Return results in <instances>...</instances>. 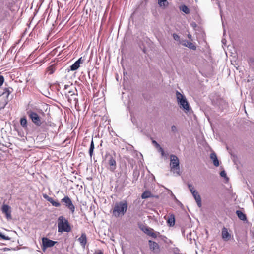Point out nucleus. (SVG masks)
I'll use <instances>...</instances> for the list:
<instances>
[{"label":"nucleus","mask_w":254,"mask_h":254,"mask_svg":"<svg viewBox=\"0 0 254 254\" xmlns=\"http://www.w3.org/2000/svg\"><path fill=\"white\" fill-rule=\"evenodd\" d=\"M42 249L45 251L47 248L52 247L57 243V241H54L50 240L48 238L43 237L42 239Z\"/></svg>","instance_id":"1a4fd4ad"},{"label":"nucleus","mask_w":254,"mask_h":254,"mask_svg":"<svg viewBox=\"0 0 254 254\" xmlns=\"http://www.w3.org/2000/svg\"><path fill=\"white\" fill-rule=\"evenodd\" d=\"M180 254L178 253V254Z\"/></svg>","instance_id":"a18cd8bd"},{"label":"nucleus","mask_w":254,"mask_h":254,"mask_svg":"<svg viewBox=\"0 0 254 254\" xmlns=\"http://www.w3.org/2000/svg\"><path fill=\"white\" fill-rule=\"evenodd\" d=\"M94 149V144L93 140H92L91 144H90V148H89V155H90L91 158H92V157L93 155Z\"/></svg>","instance_id":"a878e982"},{"label":"nucleus","mask_w":254,"mask_h":254,"mask_svg":"<svg viewBox=\"0 0 254 254\" xmlns=\"http://www.w3.org/2000/svg\"><path fill=\"white\" fill-rule=\"evenodd\" d=\"M188 38H189V39H190V40H192V36H191V34H189L188 35Z\"/></svg>","instance_id":"79ce46f5"},{"label":"nucleus","mask_w":254,"mask_h":254,"mask_svg":"<svg viewBox=\"0 0 254 254\" xmlns=\"http://www.w3.org/2000/svg\"><path fill=\"white\" fill-rule=\"evenodd\" d=\"M143 231L146 234L150 236L151 232L153 231V229L149 227H146L145 229L143 230Z\"/></svg>","instance_id":"c756f323"},{"label":"nucleus","mask_w":254,"mask_h":254,"mask_svg":"<svg viewBox=\"0 0 254 254\" xmlns=\"http://www.w3.org/2000/svg\"><path fill=\"white\" fill-rule=\"evenodd\" d=\"M192 194L197 204V206L199 207H201L202 206L201 198L198 191H197Z\"/></svg>","instance_id":"2eb2a0df"},{"label":"nucleus","mask_w":254,"mask_h":254,"mask_svg":"<svg viewBox=\"0 0 254 254\" xmlns=\"http://www.w3.org/2000/svg\"><path fill=\"white\" fill-rule=\"evenodd\" d=\"M220 175L222 177L227 178L228 179V178L227 177L226 173L224 170L221 171Z\"/></svg>","instance_id":"473e14b6"},{"label":"nucleus","mask_w":254,"mask_h":254,"mask_svg":"<svg viewBox=\"0 0 254 254\" xmlns=\"http://www.w3.org/2000/svg\"><path fill=\"white\" fill-rule=\"evenodd\" d=\"M68 87H70L68 85H65L64 86L65 89H67Z\"/></svg>","instance_id":"37998d69"},{"label":"nucleus","mask_w":254,"mask_h":254,"mask_svg":"<svg viewBox=\"0 0 254 254\" xmlns=\"http://www.w3.org/2000/svg\"><path fill=\"white\" fill-rule=\"evenodd\" d=\"M105 161L109 165V170L114 172L116 168V162L115 157L109 153H106L105 155Z\"/></svg>","instance_id":"423d86ee"},{"label":"nucleus","mask_w":254,"mask_h":254,"mask_svg":"<svg viewBox=\"0 0 254 254\" xmlns=\"http://www.w3.org/2000/svg\"><path fill=\"white\" fill-rule=\"evenodd\" d=\"M58 227L59 232H69L71 230L68 220L63 216H59L58 219Z\"/></svg>","instance_id":"f03ea898"},{"label":"nucleus","mask_w":254,"mask_h":254,"mask_svg":"<svg viewBox=\"0 0 254 254\" xmlns=\"http://www.w3.org/2000/svg\"><path fill=\"white\" fill-rule=\"evenodd\" d=\"M158 151L159 152L161 153L162 156H165V154L164 151L161 147H160V148H158Z\"/></svg>","instance_id":"72a5a7b5"},{"label":"nucleus","mask_w":254,"mask_h":254,"mask_svg":"<svg viewBox=\"0 0 254 254\" xmlns=\"http://www.w3.org/2000/svg\"><path fill=\"white\" fill-rule=\"evenodd\" d=\"M77 94V90L75 88H74L73 90H72L71 89L68 90L67 93L66 94V96L68 97L69 96V95H70V96H71V95H74V94Z\"/></svg>","instance_id":"cd10ccee"},{"label":"nucleus","mask_w":254,"mask_h":254,"mask_svg":"<svg viewBox=\"0 0 254 254\" xmlns=\"http://www.w3.org/2000/svg\"><path fill=\"white\" fill-rule=\"evenodd\" d=\"M78 241L82 246L85 247L87 243V237L85 233H82L81 236L78 239Z\"/></svg>","instance_id":"dca6fc26"},{"label":"nucleus","mask_w":254,"mask_h":254,"mask_svg":"<svg viewBox=\"0 0 254 254\" xmlns=\"http://www.w3.org/2000/svg\"><path fill=\"white\" fill-rule=\"evenodd\" d=\"M150 236L152 237L153 238H156L157 237V235L156 233H154L153 231H152L151 233V234L150 235Z\"/></svg>","instance_id":"58836bf2"},{"label":"nucleus","mask_w":254,"mask_h":254,"mask_svg":"<svg viewBox=\"0 0 254 254\" xmlns=\"http://www.w3.org/2000/svg\"><path fill=\"white\" fill-rule=\"evenodd\" d=\"M127 203L126 200H123L116 203L113 210V215L116 217L124 215L127 212Z\"/></svg>","instance_id":"f257e3e1"},{"label":"nucleus","mask_w":254,"mask_h":254,"mask_svg":"<svg viewBox=\"0 0 254 254\" xmlns=\"http://www.w3.org/2000/svg\"><path fill=\"white\" fill-rule=\"evenodd\" d=\"M80 67V64L76 61L72 65L70 66V70L71 71H75L78 69Z\"/></svg>","instance_id":"b1692460"},{"label":"nucleus","mask_w":254,"mask_h":254,"mask_svg":"<svg viewBox=\"0 0 254 254\" xmlns=\"http://www.w3.org/2000/svg\"><path fill=\"white\" fill-rule=\"evenodd\" d=\"M55 68L53 65L49 66L47 68V72L49 73V74H53L55 72Z\"/></svg>","instance_id":"c85d7f7f"},{"label":"nucleus","mask_w":254,"mask_h":254,"mask_svg":"<svg viewBox=\"0 0 254 254\" xmlns=\"http://www.w3.org/2000/svg\"><path fill=\"white\" fill-rule=\"evenodd\" d=\"M192 26L194 27L196 25V24L195 23H193L191 24Z\"/></svg>","instance_id":"c03bdc74"},{"label":"nucleus","mask_w":254,"mask_h":254,"mask_svg":"<svg viewBox=\"0 0 254 254\" xmlns=\"http://www.w3.org/2000/svg\"><path fill=\"white\" fill-rule=\"evenodd\" d=\"M171 130L173 131H176V130H177L176 126H174V125L172 126V127H171Z\"/></svg>","instance_id":"ea45409f"},{"label":"nucleus","mask_w":254,"mask_h":254,"mask_svg":"<svg viewBox=\"0 0 254 254\" xmlns=\"http://www.w3.org/2000/svg\"><path fill=\"white\" fill-rule=\"evenodd\" d=\"M76 94H74V95L69 96L68 97H66V98H68V101L71 103L72 102H74L75 106H76L77 104H78V99L76 98Z\"/></svg>","instance_id":"a211bd4d"},{"label":"nucleus","mask_w":254,"mask_h":254,"mask_svg":"<svg viewBox=\"0 0 254 254\" xmlns=\"http://www.w3.org/2000/svg\"><path fill=\"white\" fill-rule=\"evenodd\" d=\"M149 245L150 249L155 253H159L160 252V247L159 245L155 242L149 240Z\"/></svg>","instance_id":"9b49d317"},{"label":"nucleus","mask_w":254,"mask_h":254,"mask_svg":"<svg viewBox=\"0 0 254 254\" xmlns=\"http://www.w3.org/2000/svg\"><path fill=\"white\" fill-rule=\"evenodd\" d=\"M61 202L69 209L72 214L74 213L75 211V206L71 199L68 196H65L64 198L62 199Z\"/></svg>","instance_id":"6e6552de"},{"label":"nucleus","mask_w":254,"mask_h":254,"mask_svg":"<svg viewBox=\"0 0 254 254\" xmlns=\"http://www.w3.org/2000/svg\"><path fill=\"white\" fill-rule=\"evenodd\" d=\"M94 254H103V252L101 250H99L97 252H95Z\"/></svg>","instance_id":"a19ab883"},{"label":"nucleus","mask_w":254,"mask_h":254,"mask_svg":"<svg viewBox=\"0 0 254 254\" xmlns=\"http://www.w3.org/2000/svg\"><path fill=\"white\" fill-rule=\"evenodd\" d=\"M181 43L182 45L188 47L190 49L193 50H195L196 49V46L193 43L187 40H183Z\"/></svg>","instance_id":"ddd939ff"},{"label":"nucleus","mask_w":254,"mask_h":254,"mask_svg":"<svg viewBox=\"0 0 254 254\" xmlns=\"http://www.w3.org/2000/svg\"><path fill=\"white\" fill-rule=\"evenodd\" d=\"M20 122L21 126L24 128H26L27 127V121L25 117L21 118Z\"/></svg>","instance_id":"412c9836"},{"label":"nucleus","mask_w":254,"mask_h":254,"mask_svg":"<svg viewBox=\"0 0 254 254\" xmlns=\"http://www.w3.org/2000/svg\"><path fill=\"white\" fill-rule=\"evenodd\" d=\"M10 207L6 204L3 205L1 210L3 213H4L7 219H11V210Z\"/></svg>","instance_id":"9d476101"},{"label":"nucleus","mask_w":254,"mask_h":254,"mask_svg":"<svg viewBox=\"0 0 254 254\" xmlns=\"http://www.w3.org/2000/svg\"><path fill=\"white\" fill-rule=\"evenodd\" d=\"M13 90L11 87L4 89L3 93L0 95V110L3 109L8 103L9 100V95ZM11 99L10 98V100Z\"/></svg>","instance_id":"7ed1b4c3"},{"label":"nucleus","mask_w":254,"mask_h":254,"mask_svg":"<svg viewBox=\"0 0 254 254\" xmlns=\"http://www.w3.org/2000/svg\"><path fill=\"white\" fill-rule=\"evenodd\" d=\"M85 61V59L83 57H80L77 62L80 64L83 63Z\"/></svg>","instance_id":"e433bc0d"},{"label":"nucleus","mask_w":254,"mask_h":254,"mask_svg":"<svg viewBox=\"0 0 254 254\" xmlns=\"http://www.w3.org/2000/svg\"><path fill=\"white\" fill-rule=\"evenodd\" d=\"M152 142L157 148L158 149L161 147V146L155 140H152Z\"/></svg>","instance_id":"f704fd0d"},{"label":"nucleus","mask_w":254,"mask_h":254,"mask_svg":"<svg viewBox=\"0 0 254 254\" xmlns=\"http://www.w3.org/2000/svg\"><path fill=\"white\" fill-rule=\"evenodd\" d=\"M173 37L174 38V39L176 40V41H179V39H180V37L178 35H177V34H175L174 33L173 34Z\"/></svg>","instance_id":"c9c22d12"},{"label":"nucleus","mask_w":254,"mask_h":254,"mask_svg":"<svg viewBox=\"0 0 254 254\" xmlns=\"http://www.w3.org/2000/svg\"><path fill=\"white\" fill-rule=\"evenodd\" d=\"M168 224L170 226H173L175 224V218L174 216L171 215L168 219L167 220Z\"/></svg>","instance_id":"bb28decb"},{"label":"nucleus","mask_w":254,"mask_h":254,"mask_svg":"<svg viewBox=\"0 0 254 254\" xmlns=\"http://www.w3.org/2000/svg\"><path fill=\"white\" fill-rule=\"evenodd\" d=\"M43 197L51 203L53 206L60 207L61 206L60 202L55 201L53 198L49 197L46 194H43Z\"/></svg>","instance_id":"f8f14e48"},{"label":"nucleus","mask_w":254,"mask_h":254,"mask_svg":"<svg viewBox=\"0 0 254 254\" xmlns=\"http://www.w3.org/2000/svg\"><path fill=\"white\" fill-rule=\"evenodd\" d=\"M152 197V194L149 191H145L141 195L142 199H147Z\"/></svg>","instance_id":"4be33fe9"},{"label":"nucleus","mask_w":254,"mask_h":254,"mask_svg":"<svg viewBox=\"0 0 254 254\" xmlns=\"http://www.w3.org/2000/svg\"><path fill=\"white\" fill-rule=\"evenodd\" d=\"M222 238L224 241H228L231 238V234L228 232V229L224 227L222 230Z\"/></svg>","instance_id":"4468645a"},{"label":"nucleus","mask_w":254,"mask_h":254,"mask_svg":"<svg viewBox=\"0 0 254 254\" xmlns=\"http://www.w3.org/2000/svg\"><path fill=\"white\" fill-rule=\"evenodd\" d=\"M158 4L161 8H165L169 5L167 0H158Z\"/></svg>","instance_id":"6ab92c4d"},{"label":"nucleus","mask_w":254,"mask_h":254,"mask_svg":"<svg viewBox=\"0 0 254 254\" xmlns=\"http://www.w3.org/2000/svg\"><path fill=\"white\" fill-rule=\"evenodd\" d=\"M176 94L177 100L180 108L188 111L190 109V106L185 96L178 91H176Z\"/></svg>","instance_id":"39448f33"},{"label":"nucleus","mask_w":254,"mask_h":254,"mask_svg":"<svg viewBox=\"0 0 254 254\" xmlns=\"http://www.w3.org/2000/svg\"><path fill=\"white\" fill-rule=\"evenodd\" d=\"M188 188L189 189V190L191 192V193H194V192H196L197 191L195 190L194 187L191 184H188Z\"/></svg>","instance_id":"7c9ffc66"},{"label":"nucleus","mask_w":254,"mask_h":254,"mask_svg":"<svg viewBox=\"0 0 254 254\" xmlns=\"http://www.w3.org/2000/svg\"><path fill=\"white\" fill-rule=\"evenodd\" d=\"M180 9L186 14L190 13L189 8L185 5H183L180 7Z\"/></svg>","instance_id":"5701e85b"},{"label":"nucleus","mask_w":254,"mask_h":254,"mask_svg":"<svg viewBox=\"0 0 254 254\" xmlns=\"http://www.w3.org/2000/svg\"><path fill=\"white\" fill-rule=\"evenodd\" d=\"M236 213L238 217V218L243 221H245L247 220V217L246 214H245L243 212H242L240 210H237Z\"/></svg>","instance_id":"aec40b11"},{"label":"nucleus","mask_w":254,"mask_h":254,"mask_svg":"<svg viewBox=\"0 0 254 254\" xmlns=\"http://www.w3.org/2000/svg\"><path fill=\"white\" fill-rule=\"evenodd\" d=\"M4 79L3 76L0 75V87L3 84Z\"/></svg>","instance_id":"4c0bfd02"},{"label":"nucleus","mask_w":254,"mask_h":254,"mask_svg":"<svg viewBox=\"0 0 254 254\" xmlns=\"http://www.w3.org/2000/svg\"><path fill=\"white\" fill-rule=\"evenodd\" d=\"M170 170L177 175H181L180 168L179 166V160L178 158L175 155H170Z\"/></svg>","instance_id":"20e7f679"},{"label":"nucleus","mask_w":254,"mask_h":254,"mask_svg":"<svg viewBox=\"0 0 254 254\" xmlns=\"http://www.w3.org/2000/svg\"><path fill=\"white\" fill-rule=\"evenodd\" d=\"M11 238L0 230V240H10Z\"/></svg>","instance_id":"393cba45"},{"label":"nucleus","mask_w":254,"mask_h":254,"mask_svg":"<svg viewBox=\"0 0 254 254\" xmlns=\"http://www.w3.org/2000/svg\"><path fill=\"white\" fill-rule=\"evenodd\" d=\"M27 114L32 122L37 126H40L42 124L41 118L35 112L29 111Z\"/></svg>","instance_id":"0eeeda50"},{"label":"nucleus","mask_w":254,"mask_h":254,"mask_svg":"<svg viewBox=\"0 0 254 254\" xmlns=\"http://www.w3.org/2000/svg\"><path fill=\"white\" fill-rule=\"evenodd\" d=\"M210 157L211 159L213 161L214 165L216 167L218 166L219 165V162L216 153L214 152L211 153Z\"/></svg>","instance_id":"f3484780"},{"label":"nucleus","mask_w":254,"mask_h":254,"mask_svg":"<svg viewBox=\"0 0 254 254\" xmlns=\"http://www.w3.org/2000/svg\"><path fill=\"white\" fill-rule=\"evenodd\" d=\"M248 63L250 65H253L254 66V58H250L248 60Z\"/></svg>","instance_id":"2f4dec72"}]
</instances>
